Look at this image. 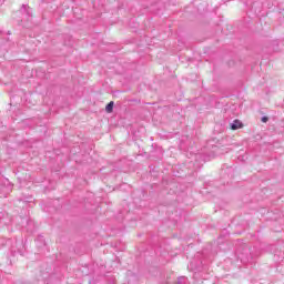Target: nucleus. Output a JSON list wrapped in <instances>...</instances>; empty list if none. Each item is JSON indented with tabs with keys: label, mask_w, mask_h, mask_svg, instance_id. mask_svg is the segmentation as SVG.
I'll use <instances>...</instances> for the list:
<instances>
[{
	"label": "nucleus",
	"mask_w": 284,
	"mask_h": 284,
	"mask_svg": "<svg viewBox=\"0 0 284 284\" xmlns=\"http://www.w3.org/2000/svg\"><path fill=\"white\" fill-rule=\"evenodd\" d=\"M237 256L242 263H250L254 256L247 246H243L242 251L237 250Z\"/></svg>",
	"instance_id": "obj_1"
},
{
	"label": "nucleus",
	"mask_w": 284,
	"mask_h": 284,
	"mask_svg": "<svg viewBox=\"0 0 284 284\" xmlns=\"http://www.w3.org/2000/svg\"><path fill=\"white\" fill-rule=\"evenodd\" d=\"M20 12L22 14H26L28 17V19H30V17H32V9H30V7H28L27 4H22Z\"/></svg>",
	"instance_id": "obj_2"
},
{
	"label": "nucleus",
	"mask_w": 284,
	"mask_h": 284,
	"mask_svg": "<svg viewBox=\"0 0 284 284\" xmlns=\"http://www.w3.org/2000/svg\"><path fill=\"white\" fill-rule=\"evenodd\" d=\"M231 130H241V128H243V122L241 120H234L231 124H230Z\"/></svg>",
	"instance_id": "obj_3"
},
{
	"label": "nucleus",
	"mask_w": 284,
	"mask_h": 284,
	"mask_svg": "<svg viewBox=\"0 0 284 284\" xmlns=\"http://www.w3.org/2000/svg\"><path fill=\"white\" fill-rule=\"evenodd\" d=\"M105 112H108V114H112V112H114V101H111L106 104Z\"/></svg>",
	"instance_id": "obj_4"
},
{
	"label": "nucleus",
	"mask_w": 284,
	"mask_h": 284,
	"mask_svg": "<svg viewBox=\"0 0 284 284\" xmlns=\"http://www.w3.org/2000/svg\"><path fill=\"white\" fill-rule=\"evenodd\" d=\"M21 201H23L24 203H32L34 199L32 196H27L24 199H21Z\"/></svg>",
	"instance_id": "obj_5"
},
{
	"label": "nucleus",
	"mask_w": 284,
	"mask_h": 284,
	"mask_svg": "<svg viewBox=\"0 0 284 284\" xmlns=\"http://www.w3.org/2000/svg\"><path fill=\"white\" fill-rule=\"evenodd\" d=\"M37 241L41 242L42 245H45V240L43 236H38Z\"/></svg>",
	"instance_id": "obj_6"
},
{
	"label": "nucleus",
	"mask_w": 284,
	"mask_h": 284,
	"mask_svg": "<svg viewBox=\"0 0 284 284\" xmlns=\"http://www.w3.org/2000/svg\"><path fill=\"white\" fill-rule=\"evenodd\" d=\"M261 121H262V123H267V121H270V118L264 115V116H262Z\"/></svg>",
	"instance_id": "obj_7"
},
{
	"label": "nucleus",
	"mask_w": 284,
	"mask_h": 284,
	"mask_svg": "<svg viewBox=\"0 0 284 284\" xmlns=\"http://www.w3.org/2000/svg\"><path fill=\"white\" fill-rule=\"evenodd\" d=\"M178 284H183V277L178 278Z\"/></svg>",
	"instance_id": "obj_8"
},
{
	"label": "nucleus",
	"mask_w": 284,
	"mask_h": 284,
	"mask_svg": "<svg viewBox=\"0 0 284 284\" xmlns=\"http://www.w3.org/2000/svg\"><path fill=\"white\" fill-rule=\"evenodd\" d=\"M194 272H201V268H195Z\"/></svg>",
	"instance_id": "obj_9"
},
{
	"label": "nucleus",
	"mask_w": 284,
	"mask_h": 284,
	"mask_svg": "<svg viewBox=\"0 0 284 284\" xmlns=\"http://www.w3.org/2000/svg\"><path fill=\"white\" fill-rule=\"evenodd\" d=\"M3 1H6V0H0V4L3 3Z\"/></svg>",
	"instance_id": "obj_10"
}]
</instances>
